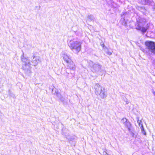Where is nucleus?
Instances as JSON below:
<instances>
[{
    "mask_svg": "<svg viewBox=\"0 0 155 155\" xmlns=\"http://www.w3.org/2000/svg\"><path fill=\"white\" fill-rule=\"evenodd\" d=\"M82 43L78 41H74L70 40L68 43V45L73 51L78 53L81 50Z\"/></svg>",
    "mask_w": 155,
    "mask_h": 155,
    "instance_id": "obj_1",
    "label": "nucleus"
},
{
    "mask_svg": "<svg viewBox=\"0 0 155 155\" xmlns=\"http://www.w3.org/2000/svg\"><path fill=\"white\" fill-rule=\"evenodd\" d=\"M145 44L152 53L155 54V42L152 41H147L145 42Z\"/></svg>",
    "mask_w": 155,
    "mask_h": 155,
    "instance_id": "obj_2",
    "label": "nucleus"
},
{
    "mask_svg": "<svg viewBox=\"0 0 155 155\" xmlns=\"http://www.w3.org/2000/svg\"><path fill=\"white\" fill-rule=\"evenodd\" d=\"M64 60L68 63V66L70 67L73 68V66L74 65L73 62L72 61L70 58L67 55H64L63 56Z\"/></svg>",
    "mask_w": 155,
    "mask_h": 155,
    "instance_id": "obj_3",
    "label": "nucleus"
},
{
    "mask_svg": "<svg viewBox=\"0 0 155 155\" xmlns=\"http://www.w3.org/2000/svg\"><path fill=\"white\" fill-rule=\"evenodd\" d=\"M150 26L149 25L147 24V26L146 27H141L140 26H139L138 28H136V29L139 30L141 31L143 33H144L146 32L147 30L149 28Z\"/></svg>",
    "mask_w": 155,
    "mask_h": 155,
    "instance_id": "obj_4",
    "label": "nucleus"
},
{
    "mask_svg": "<svg viewBox=\"0 0 155 155\" xmlns=\"http://www.w3.org/2000/svg\"><path fill=\"white\" fill-rule=\"evenodd\" d=\"M140 128L141 130L142 133L144 135H146V133L145 131L143 124H141V126H140Z\"/></svg>",
    "mask_w": 155,
    "mask_h": 155,
    "instance_id": "obj_5",
    "label": "nucleus"
},
{
    "mask_svg": "<svg viewBox=\"0 0 155 155\" xmlns=\"http://www.w3.org/2000/svg\"><path fill=\"white\" fill-rule=\"evenodd\" d=\"M34 61L35 62V65H37L39 61V59H38L37 60H34Z\"/></svg>",
    "mask_w": 155,
    "mask_h": 155,
    "instance_id": "obj_6",
    "label": "nucleus"
},
{
    "mask_svg": "<svg viewBox=\"0 0 155 155\" xmlns=\"http://www.w3.org/2000/svg\"><path fill=\"white\" fill-rule=\"evenodd\" d=\"M103 153L104 155H109L106 151H104Z\"/></svg>",
    "mask_w": 155,
    "mask_h": 155,
    "instance_id": "obj_7",
    "label": "nucleus"
},
{
    "mask_svg": "<svg viewBox=\"0 0 155 155\" xmlns=\"http://www.w3.org/2000/svg\"><path fill=\"white\" fill-rule=\"evenodd\" d=\"M139 121H138V123L139 125V126L140 125L141 126V124H142L141 123V121H140L139 122H138Z\"/></svg>",
    "mask_w": 155,
    "mask_h": 155,
    "instance_id": "obj_8",
    "label": "nucleus"
},
{
    "mask_svg": "<svg viewBox=\"0 0 155 155\" xmlns=\"http://www.w3.org/2000/svg\"><path fill=\"white\" fill-rule=\"evenodd\" d=\"M107 54H109V55H110L111 54V52H107Z\"/></svg>",
    "mask_w": 155,
    "mask_h": 155,
    "instance_id": "obj_9",
    "label": "nucleus"
},
{
    "mask_svg": "<svg viewBox=\"0 0 155 155\" xmlns=\"http://www.w3.org/2000/svg\"><path fill=\"white\" fill-rule=\"evenodd\" d=\"M102 47H104V44H103L102 45Z\"/></svg>",
    "mask_w": 155,
    "mask_h": 155,
    "instance_id": "obj_10",
    "label": "nucleus"
},
{
    "mask_svg": "<svg viewBox=\"0 0 155 155\" xmlns=\"http://www.w3.org/2000/svg\"><path fill=\"white\" fill-rule=\"evenodd\" d=\"M100 87L101 88V87Z\"/></svg>",
    "mask_w": 155,
    "mask_h": 155,
    "instance_id": "obj_11",
    "label": "nucleus"
}]
</instances>
